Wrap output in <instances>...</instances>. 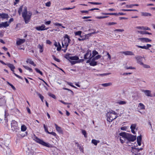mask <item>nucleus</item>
<instances>
[{
	"mask_svg": "<svg viewBox=\"0 0 155 155\" xmlns=\"http://www.w3.org/2000/svg\"><path fill=\"white\" fill-rule=\"evenodd\" d=\"M32 13L31 11H28L27 8L25 7L24 8L22 15L25 23L27 24L29 22L31 19Z\"/></svg>",
	"mask_w": 155,
	"mask_h": 155,
	"instance_id": "obj_1",
	"label": "nucleus"
},
{
	"mask_svg": "<svg viewBox=\"0 0 155 155\" xmlns=\"http://www.w3.org/2000/svg\"><path fill=\"white\" fill-rule=\"evenodd\" d=\"M106 116L107 121L110 122L117 117V114L115 111L111 110L106 114Z\"/></svg>",
	"mask_w": 155,
	"mask_h": 155,
	"instance_id": "obj_2",
	"label": "nucleus"
},
{
	"mask_svg": "<svg viewBox=\"0 0 155 155\" xmlns=\"http://www.w3.org/2000/svg\"><path fill=\"white\" fill-rule=\"evenodd\" d=\"M119 135L124 139H126L129 141H134L136 138V136L124 132L120 133Z\"/></svg>",
	"mask_w": 155,
	"mask_h": 155,
	"instance_id": "obj_3",
	"label": "nucleus"
},
{
	"mask_svg": "<svg viewBox=\"0 0 155 155\" xmlns=\"http://www.w3.org/2000/svg\"><path fill=\"white\" fill-rule=\"evenodd\" d=\"M32 138L33 140L36 142L37 143H40L43 146H45L50 147V145L48 143H47L44 142L42 140H41L37 137L35 135H34L33 136Z\"/></svg>",
	"mask_w": 155,
	"mask_h": 155,
	"instance_id": "obj_4",
	"label": "nucleus"
},
{
	"mask_svg": "<svg viewBox=\"0 0 155 155\" xmlns=\"http://www.w3.org/2000/svg\"><path fill=\"white\" fill-rule=\"evenodd\" d=\"M71 40L69 38V37L67 35H66L64 37V40L62 43V46L64 47H67L69 45Z\"/></svg>",
	"mask_w": 155,
	"mask_h": 155,
	"instance_id": "obj_5",
	"label": "nucleus"
},
{
	"mask_svg": "<svg viewBox=\"0 0 155 155\" xmlns=\"http://www.w3.org/2000/svg\"><path fill=\"white\" fill-rule=\"evenodd\" d=\"M64 57L65 58L70 61V60H77L79 59L78 57L75 56H71L70 54H66L65 55Z\"/></svg>",
	"mask_w": 155,
	"mask_h": 155,
	"instance_id": "obj_6",
	"label": "nucleus"
},
{
	"mask_svg": "<svg viewBox=\"0 0 155 155\" xmlns=\"http://www.w3.org/2000/svg\"><path fill=\"white\" fill-rule=\"evenodd\" d=\"M7 65L11 69L12 71L13 72H14V69H15V68L13 64L10 63H7ZM13 73L17 77L21 79H22L21 77L17 74L14 72H13Z\"/></svg>",
	"mask_w": 155,
	"mask_h": 155,
	"instance_id": "obj_7",
	"label": "nucleus"
},
{
	"mask_svg": "<svg viewBox=\"0 0 155 155\" xmlns=\"http://www.w3.org/2000/svg\"><path fill=\"white\" fill-rule=\"evenodd\" d=\"M142 92H143L145 95L148 97H153V95L151 94V91L150 90H142Z\"/></svg>",
	"mask_w": 155,
	"mask_h": 155,
	"instance_id": "obj_8",
	"label": "nucleus"
},
{
	"mask_svg": "<svg viewBox=\"0 0 155 155\" xmlns=\"http://www.w3.org/2000/svg\"><path fill=\"white\" fill-rule=\"evenodd\" d=\"M122 54H124L125 55H134V54L133 52L131 51H124L120 52Z\"/></svg>",
	"mask_w": 155,
	"mask_h": 155,
	"instance_id": "obj_9",
	"label": "nucleus"
},
{
	"mask_svg": "<svg viewBox=\"0 0 155 155\" xmlns=\"http://www.w3.org/2000/svg\"><path fill=\"white\" fill-rule=\"evenodd\" d=\"M143 57L140 56H137L135 57L138 63L141 64L143 62L142 61V59Z\"/></svg>",
	"mask_w": 155,
	"mask_h": 155,
	"instance_id": "obj_10",
	"label": "nucleus"
},
{
	"mask_svg": "<svg viewBox=\"0 0 155 155\" xmlns=\"http://www.w3.org/2000/svg\"><path fill=\"white\" fill-rule=\"evenodd\" d=\"M11 124L12 128L13 127L14 129L17 128V127L18 125L17 122L15 120H12V121ZM12 130H13L14 129L12 128Z\"/></svg>",
	"mask_w": 155,
	"mask_h": 155,
	"instance_id": "obj_11",
	"label": "nucleus"
},
{
	"mask_svg": "<svg viewBox=\"0 0 155 155\" xmlns=\"http://www.w3.org/2000/svg\"><path fill=\"white\" fill-rule=\"evenodd\" d=\"M45 25H42L40 26L36 27L35 28V29L38 31H42L45 30H47L48 28L46 29L45 28Z\"/></svg>",
	"mask_w": 155,
	"mask_h": 155,
	"instance_id": "obj_12",
	"label": "nucleus"
},
{
	"mask_svg": "<svg viewBox=\"0 0 155 155\" xmlns=\"http://www.w3.org/2000/svg\"><path fill=\"white\" fill-rule=\"evenodd\" d=\"M25 39H21L20 38L17 39L16 41V44L18 45L23 43L25 41Z\"/></svg>",
	"mask_w": 155,
	"mask_h": 155,
	"instance_id": "obj_13",
	"label": "nucleus"
},
{
	"mask_svg": "<svg viewBox=\"0 0 155 155\" xmlns=\"http://www.w3.org/2000/svg\"><path fill=\"white\" fill-rule=\"evenodd\" d=\"M9 25V24L7 21L0 23V28L6 27Z\"/></svg>",
	"mask_w": 155,
	"mask_h": 155,
	"instance_id": "obj_14",
	"label": "nucleus"
},
{
	"mask_svg": "<svg viewBox=\"0 0 155 155\" xmlns=\"http://www.w3.org/2000/svg\"><path fill=\"white\" fill-rule=\"evenodd\" d=\"M137 109L139 110H144L145 109V106L143 104L140 103L138 105Z\"/></svg>",
	"mask_w": 155,
	"mask_h": 155,
	"instance_id": "obj_15",
	"label": "nucleus"
},
{
	"mask_svg": "<svg viewBox=\"0 0 155 155\" xmlns=\"http://www.w3.org/2000/svg\"><path fill=\"white\" fill-rule=\"evenodd\" d=\"M139 40H140L141 41L143 42H150L151 41V40L149 39L148 38H141L138 39Z\"/></svg>",
	"mask_w": 155,
	"mask_h": 155,
	"instance_id": "obj_16",
	"label": "nucleus"
},
{
	"mask_svg": "<svg viewBox=\"0 0 155 155\" xmlns=\"http://www.w3.org/2000/svg\"><path fill=\"white\" fill-rule=\"evenodd\" d=\"M141 14L142 16L144 17H150L152 15L151 13L147 12H142L141 13Z\"/></svg>",
	"mask_w": 155,
	"mask_h": 155,
	"instance_id": "obj_17",
	"label": "nucleus"
},
{
	"mask_svg": "<svg viewBox=\"0 0 155 155\" xmlns=\"http://www.w3.org/2000/svg\"><path fill=\"white\" fill-rule=\"evenodd\" d=\"M91 56V51H88L84 56V58L87 59L89 58Z\"/></svg>",
	"mask_w": 155,
	"mask_h": 155,
	"instance_id": "obj_18",
	"label": "nucleus"
},
{
	"mask_svg": "<svg viewBox=\"0 0 155 155\" xmlns=\"http://www.w3.org/2000/svg\"><path fill=\"white\" fill-rule=\"evenodd\" d=\"M151 46V45L150 44H147V45L143 46H137V47L139 48L144 49H148Z\"/></svg>",
	"mask_w": 155,
	"mask_h": 155,
	"instance_id": "obj_19",
	"label": "nucleus"
},
{
	"mask_svg": "<svg viewBox=\"0 0 155 155\" xmlns=\"http://www.w3.org/2000/svg\"><path fill=\"white\" fill-rule=\"evenodd\" d=\"M136 125L135 124H132L130 126V129H131V131L134 134H135V130L136 129Z\"/></svg>",
	"mask_w": 155,
	"mask_h": 155,
	"instance_id": "obj_20",
	"label": "nucleus"
},
{
	"mask_svg": "<svg viewBox=\"0 0 155 155\" xmlns=\"http://www.w3.org/2000/svg\"><path fill=\"white\" fill-rule=\"evenodd\" d=\"M54 125L55 126V128L57 131L60 133H62L63 132L62 130L61 129V128L58 126V125L56 124H54Z\"/></svg>",
	"mask_w": 155,
	"mask_h": 155,
	"instance_id": "obj_21",
	"label": "nucleus"
},
{
	"mask_svg": "<svg viewBox=\"0 0 155 155\" xmlns=\"http://www.w3.org/2000/svg\"><path fill=\"white\" fill-rule=\"evenodd\" d=\"M0 17L2 19L8 18L9 17L8 14L5 13H0Z\"/></svg>",
	"mask_w": 155,
	"mask_h": 155,
	"instance_id": "obj_22",
	"label": "nucleus"
},
{
	"mask_svg": "<svg viewBox=\"0 0 155 155\" xmlns=\"http://www.w3.org/2000/svg\"><path fill=\"white\" fill-rule=\"evenodd\" d=\"M142 140V136L141 135L138 136L137 137V143L139 146H140L141 145V141Z\"/></svg>",
	"mask_w": 155,
	"mask_h": 155,
	"instance_id": "obj_23",
	"label": "nucleus"
},
{
	"mask_svg": "<svg viewBox=\"0 0 155 155\" xmlns=\"http://www.w3.org/2000/svg\"><path fill=\"white\" fill-rule=\"evenodd\" d=\"M137 32L138 33H139L140 34H142V35H144V34L151 35V33L148 32L146 31H137Z\"/></svg>",
	"mask_w": 155,
	"mask_h": 155,
	"instance_id": "obj_24",
	"label": "nucleus"
},
{
	"mask_svg": "<svg viewBox=\"0 0 155 155\" xmlns=\"http://www.w3.org/2000/svg\"><path fill=\"white\" fill-rule=\"evenodd\" d=\"M95 60H94V58H93L91 60V61L90 63V64L91 66H94L97 65V62L95 61Z\"/></svg>",
	"mask_w": 155,
	"mask_h": 155,
	"instance_id": "obj_25",
	"label": "nucleus"
},
{
	"mask_svg": "<svg viewBox=\"0 0 155 155\" xmlns=\"http://www.w3.org/2000/svg\"><path fill=\"white\" fill-rule=\"evenodd\" d=\"M38 47L40 49V52L42 53L43 51V45H38Z\"/></svg>",
	"mask_w": 155,
	"mask_h": 155,
	"instance_id": "obj_26",
	"label": "nucleus"
},
{
	"mask_svg": "<svg viewBox=\"0 0 155 155\" xmlns=\"http://www.w3.org/2000/svg\"><path fill=\"white\" fill-rule=\"evenodd\" d=\"M112 84L111 83H106L102 84H101V85L104 87H107L111 85Z\"/></svg>",
	"mask_w": 155,
	"mask_h": 155,
	"instance_id": "obj_27",
	"label": "nucleus"
},
{
	"mask_svg": "<svg viewBox=\"0 0 155 155\" xmlns=\"http://www.w3.org/2000/svg\"><path fill=\"white\" fill-rule=\"evenodd\" d=\"M99 142L100 141L99 140H97L95 139H93L91 141V143H93L95 146H96L97 145V143H99Z\"/></svg>",
	"mask_w": 155,
	"mask_h": 155,
	"instance_id": "obj_28",
	"label": "nucleus"
},
{
	"mask_svg": "<svg viewBox=\"0 0 155 155\" xmlns=\"http://www.w3.org/2000/svg\"><path fill=\"white\" fill-rule=\"evenodd\" d=\"M140 65H142L143 67L144 68H150V66L147 64H144L143 63H142Z\"/></svg>",
	"mask_w": 155,
	"mask_h": 155,
	"instance_id": "obj_29",
	"label": "nucleus"
},
{
	"mask_svg": "<svg viewBox=\"0 0 155 155\" xmlns=\"http://www.w3.org/2000/svg\"><path fill=\"white\" fill-rule=\"evenodd\" d=\"M23 8V5L21 6L18 8V12L19 15H20L22 12Z\"/></svg>",
	"mask_w": 155,
	"mask_h": 155,
	"instance_id": "obj_30",
	"label": "nucleus"
},
{
	"mask_svg": "<svg viewBox=\"0 0 155 155\" xmlns=\"http://www.w3.org/2000/svg\"><path fill=\"white\" fill-rule=\"evenodd\" d=\"M117 103L121 105L125 104H126V102L121 101L117 102Z\"/></svg>",
	"mask_w": 155,
	"mask_h": 155,
	"instance_id": "obj_31",
	"label": "nucleus"
},
{
	"mask_svg": "<svg viewBox=\"0 0 155 155\" xmlns=\"http://www.w3.org/2000/svg\"><path fill=\"white\" fill-rule=\"evenodd\" d=\"M37 94L39 96V97H40V98L41 99L42 101L43 102V99L44 98V97L40 93H37Z\"/></svg>",
	"mask_w": 155,
	"mask_h": 155,
	"instance_id": "obj_32",
	"label": "nucleus"
},
{
	"mask_svg": "<svg viewBox=\"0 0 155 155\" xmlns=\"http://www.w3.org/2000/svg\"><path fill=\"white\" fill-rule=\"evenodd\" d=\"M26 126L24 125L21 126V130L22 131H25L26 130Z\"/></svg>",
	"mask_w": 155,
	"mask_h": 155,
	"instance_id": "obj_33",
	"label": "nucleus"
},
{
	"mask_svg": "<svg viewBox=\"0 0 155 155\" xmlns=\"http://www.w3.org/2000/svg\"><path fill=\"white\" fill-rule=\"evenodd\" d=\"M48 94L49 96L52 97L53 98L55 99L56 98V97L53 94H52L51 93H48Z\"/></svg>",
	"mask_w": 155,
	"mask_h": 155,
	"instance_id": "obj_34",
	"label": "nucleus"
},
{
	"mask_svg": "<svg viewBox=\"0 0 155 155\" xmlns=\"http://www.w3.org/2000/svg\"><path fill=\"white\" fill-rule=\"evenodd\" d=\"M26 62L32 64L34 62L31 59H28L26 61Z\"/></svg>",
	"mask_w": 155,
	"mask_h": 155,
	"instance_id": "obj_35",
	"label": "nucleus"
},
{
	"mask_svg": "<svg viewBox=\"0 0 155 155\" xmlns=\"http://www.w3.org/2000/svg\"><path fill=\"white\" fill-rule=\"evenodd\" d=\"M82 134L84 135V137L85 138H87V135L86 134V132L85 130H82Z\"/></svg>",
	"mask_w": 155,
	"mask_h": 155,
	"instance_id": "obj_36",
	"label": "nucleus"
},
{
	"mask_svg": "<svg viewBox=\"0 0 155 155\" xmlns=\"http://www.w3.org/2000/svg\"><path fill=\"white\" fill-rule=\"evenodd\" d=\"M121 10L124 11H137V10L135 9H121Z\"/></svg>",
	"mask_w": 155,
	"mask_h": 155,
	"instance_id": "obj_37",
	"label": "nucleus"
},
{
	"mask_svg": "<svg viewBox=\"0 0 155 155\" xmlns=\"http://www.w3.org/2000/svg\"><path fill=\"white\" fill-rule=\"evenodd\" d=\"M23 67L25 68L26 69L28 70L31 72H32L33 71H32V69L31 68H30L29 67L27 66H23Z\"/></svg>",
	"mask_w": 155,
	"mask_h": 155,
	"instance_id": "obj_38",
	"label": "nucleus"
},
{
	"mask_svg": "<svg viewBox=\"0 0 155 155\" xmlns=\"http://www.w3.org/2000/svg\"><path fill=\"white\" fill-rule=\"evenodd\" d=\"M7 84L9 85L10 86H11V87H12V88L14 90H16V88H15V87L12 85V84H10V83H9L8 82H7Z\"/></svg>",
	"mask_w": 155,
	"mask_h": 155,
	"instance_id": "obj_39",
	"label": "nucleus"
},
{
	"mask_svg": "<svg viewBox=\"0 0 155 155\" xmlns=\"http://www.w3.org/2000/svg\"><path fill=\"white\" fill-rule=\"evenodd\" d=\"M82 32L81 31H78L75 33V35H81Z\"/></svg>",
	"mask_w": 155,
	"mask_h": 155,
	"instance_id": "obj_40",
	"label": "nucleus"
},
{
	"mask_svg": "<svg viewBox=\"0 0 155 155\" xmlns=\"http://www.w3.org/2000/svg\"><path fill=\"white\" fill-rule=\"evenodd\" d=\"M35 70L37 72L39 73L41 75H42V72L39 70L37 68H35Z\"/></svg>",
	"mask_w": 155,
	"mask_h": 155,
	"instance_id": "obj_41",
	"label": "nucleus"
},
{
	"mask_svg": "<svg viewBox=\"0 0 155 155\" xmlns=\"http://www.w3.org/2000/svg\"><path fill=\"white\" fill-rule=\"evenodd\" d=\"M126 139H124L122 137V138H121V137H120V142L122 143H123L125 141V140Z\"/></svg>",
	"mask_w": 155,
	"mask_h": 155,
	"instance_id": "obj_42",
	"label": "nucleus"
},
{
	"mask_svg": "<svg viewBox=\"0 0 155 155\" xmlns=\"http://www.w3.org/2000/svg\"><path fill=\"white\" fill-rule=\"evenodd\" d=\"M98 54V52H97L95 50L93 51L92 52V54H93L92 57H94V56H95V55L97 54Z\"/></svg>",
	"mask_w": 155,
	"mask_h": 155,
	"instance_id": "obj_43",
	"label": "nucleus"
},
{
	"mask_svg": "<svg viewBox=\"0 0 155 155\" xmlns=\"http://www.w3.org/2000/svg\"><path fill=\"white\" fill-rule=\"evenodd\" d=\"M101 57V56L100 55H97V56H95V57L94 58V60H97L100 58Z\"/></svg>",
	"mask_w": 155,
	"mask_h": 155,
	"instance_id": "obj_44",
	"label": "nucleus"
},
{
	"mask_svg": "<svg viewBox=\"0 0 155 155\" xmlns=\"http://www.w3.org/2000/svg\"><path fill=\"white\" fill-rule=\"evenodd\" d=\"M52 57L55 60V61L58 62H59L60 61V60L59 59L57 58L54 55H53Z\"/></svg>",
	"mask_w": 155,
	"mask_h": 155,
	"instance_id": "obj_45",
	"label": "nucleus"
},
{
	"mask_svg": "<svg viewBox=\"0 0 155 155\" xmlns=\"http://www.w3.org/2000/svg\"><path fill=\"white\" fill-rule=\"evenodd\" d=\"M44 128L45 131L48 134V133H49V132L48 130L47 127L45 126V124H44Z\"/></svg>",
	"mask_w": 155,
	"mask_h": 155,
	"instance_id": "obj_46",
	"label": "nucleus"
},
{
	"mask_svg": "<svg viewBox=\"0 0 155 155\" xmlns=\"http://www.w3.org/2000/svg\"><path fill=\"white\" fill-rule=\"evenodd\" d=\"M88 3L93 5H100L101 4V3H98V2H89Z\"/></svg>",
	"mask_w": 155,
	"mask_h": 155,
	"instance_id": "obj_47",
	"label": "nucleus"
},
{
	"mask_svg": "<svg viewBox=\"0 0 155 155\" xmlns=\"http://www.w3.org/2000/svg\"><path fill=\"white\" fill-rule=\"evenodd\" d=\"M51 2H48L45 3V5L47 7H50L51 6Z\"/></svg>",
	"mask_w": 155,
	"mask_h": 155,
	"instance_id": "obj_48",
	"label": "nucleus"
},
{
	"mask_svg": "<svg viewBox=\"0 0 155 155\" xmlns=\"http://www.w3.org/2000/svg\"><path fill=\"white\" fill-rule=\"evenodd\" d=\"M115 31H119L120 32H122L124 31V30L123 29H116L114 30Z\"/></svg>",
	"mask_w": 155,
	"mask_h": 155,
	"instance_id": "obj_49",
	"label": "nucleus"
},
{
	"mask_svg": "<svg viewBox=\"0 0 155 155\" xmlns=\"http://www.w3.org/2000/svg\"><path fill=\"white\" fill-rule=\"evenodd\" d=\"M117 23L116 22H109L107 23V25H111L115 24H116Z\"/></svg>",
	"mask_w": 155,
	"mask_h": 155,
	"instance_id": "obj_50",
	"label": "nucleus"
},
{
	"mask_svg": "<svg viewBox=\"0 0 155 155\" xmlns=\"http://www.w3.org/2000/svg\"><path fill=\"white\" fill-rule=\"evenodd\" d=\"M96 33V32H92V33H91L88 34L87 35H85V37L86 38V37L90 36L91 35V34H95Z\"/></svg>",
	"mask_w": 155,
	"mask_h": 155,
	"instance_id": "obj_51",
	"label": "nucleus"
},
{
	"mask_svg": "<svg viewBox=\"0 0 155 155\" xmlns=\"http://www.w3.org/2000/svg\"><path fill=\"white\" fill-rule=\"evenodd\" d=\"M120 129L122 130H125L127 129V127L124 126L121 127Z\"/></svg>",
	"mask_w": 155,
	"mask_h": 155,
	"instance_id": "obj_52",
	"label": "nucleus"
},
{
	"mask_svg": "<svg viewBox=\"0 0 155 155\" xmlns=\"http://www.w3.org/2000/svg\"><path fill=\"white\" fill-rule=\"evenodd\" d=\"M58 45H59V46L57 47V49L58 51H59L61 50V45L59 43H58Z\"/></svg>",
	"mask_w": 155,
	"mask_h": 155,
	"instance_id": "obj_53",
	"label": "nucleus"
},
{
	"mask_svg": "<svg viewBox=\"0 0 155 155\" xmlns=\"http://www.w3.org/2000/svg\"><path fill=\"white\" fill-rule=\"evenodd\" d=\"M48 134H51L52 135H53L55 137H56V135H57L56 134L55 132H49V133H48Z\"/></svg>",
	"mask_w": 155,
	"mask_h": 155,
	"instance_id": "obj_54",
	"label": "nucleus"
},
{
	"mask_svg": "<svg viewBox=\"0 0 155 155\" xmlns=\"http://www.w3.org/2000/svg\"><path fill=\"white\" fill-rule=\"evenodd\" d=\"M54 25L55 26H62V24L59 23H54Z\"/></svg>",
	"mask_w": 155,
	"mask_h": 155,
	"instance_id": "obj_55",
	"label": "nucleus"
},
{
	"mask_svg": "<svg viewBox=\"0 0 155 155\" xmlns=\"http://www.w3.org/2000/svg\"><path fill=\"white\" fill-rule=\"evenodd\" d=\"M14 19L13 18H12L10 19L9 21L8 22V23L9 24L11 23V22L13 21Z\"/></svg>",
	"mask_w": 155,
	"mask_h": 155,
	"instance_id": "obj_56",
	"label": "nucleus"
},
{
	"mask_svg": "<svg viewBox=\"0 0 155 155\" xmlns=\"http://www.w3.org/2000/svg\"><path fill=\"white\" fill-rule=\"evenodd\" d=\"M125 68L127 69H134V68H133L132 67H125Z\"/></svg>",
	"mask_w": 155,
	"mask_h": 155,
	"instance_id": "obj_57",
	"label": "nucleus"
},
{
	"mask_svg": "<svg viewBox=\"0 0 155 155\" xmlns=\"http://www.w3.org/2000/svg\"><path fill=\"white\" fill-rule=\"evenodd\" d=\"M106 15H117V13H109L106 14Z\"/></svg>",
	"mask_w": 155,
	"mask_h": 155,
	"instance_id": "obj_58",
	"label": "nucleus"
},
{
	"mask_svg": "<svg viewBox=\"0 0 155 155\" xmlns=\"http://www.w3.org/2000/svg\"><path fill=\"white\" fill-rule=\"evenodd\" d=\"M126 7L127 8H132L133 7V5H127Z\"/></svg>",
	"mask_w": 155,
	"mask_h": 155,
	"instance_id": "obj_59",
	"label": "nucleus"
},
{
	"mask_svg": "<svg viewBox=\"0 0 155 155\" xmlns=\"http://www.w3.org/2000/svg\"><path fill=\"white\" fill-rule=\"evenodd\" d=\"M4 118L3 115H0V121H1Z\"/></svg>",
	"mask_w": 155,
	"mask_h": 155,
	"instance_id": "obj_60",
	"label": "nucleus"
},
{
	"mask_svg": "<svg viewBox=\"0 0 155 155\" xmlns=\"http://www.w3.org/2000/svg\"><path fill=\"white\" fill-rule=\"evenodd\" d=\"M125 14V13H122V12H119L118 14H117V15H124Z\"/></svg>",
	"mask_w": 155,
	"mask_h": 155,
	"instance_id": "obj_61",
	"label": "nucleus"
},
{
	"mask_svg": "<svg viewBox=\"0 0 155 155\" xmlns=\"http://www.w3.org/2000/svg\"><path fill=\"white\" fill-rule=\"evenodd\" d=\"M68 85H69L72 86V87H74L75 88H76V87H75L74 86L72 85V84L71 83H68Z\"/></svg>",
	"mask_w": 155,
	"mask_h": 155,
	"instance_id": "obj_62",
	"label": "nucleus"
},
{
	"mask_svg": "<svg viewBox=\"0 0 155 155\" xmlns=\"http://www.w3.org/2000/svg\"><path fill=\"white\" fill-rule=\"evenodd\" d=\"M79 149L82 152H83V148L81 147V146H80L79 147Z\"/></svg>",
	"mask_w": 155,
	"mask_h": 155,
	"instance_id": "obj_63",
	"label": "nucleus"
},
{
	"mask_svg": "<svg viewBox=\"0 0 155 155\" xmlns=\"http://www.w3.org/2000/svg\"><path fill=\"white\" fill-rule=\"evenodd\" d=\"M51 23V21H46L45 23V24L46 25H49Z\"/></svg>",
	"mask_w": 155,
	"mask_h": 155,
	"instance_id": "obj_64",
	"label": "nucleus"
}]
</instances>
